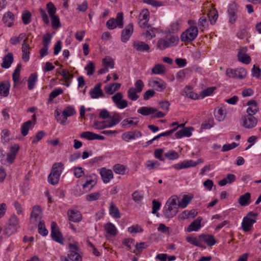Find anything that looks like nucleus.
<instances>
[{
    "label": "nucleus",
    "instance_id": "nucleus-3",
    "mask_svg": "<svg viewBox=\"0 0 261 261\" xmlns=\"http://www.w3.org/2000/svg\"><path fill=\"white\" fill-rule=\"evenodd\" d=\"M257 213L250 212L248 213L247 216L244 217L242 222V227L244 231L247 232L251 230L252 225L256 222Z\"/></svg>",
    "mask_w": 261,
    "mask_h": 261
},
{
    "label": "nucleus",
    "instance_id": "nucleus-15",
    "mask_svg": "<svg viewBox=\"0 0 261 261\" xmlns=\"http://www.w3.org/2000/svg\"><path fill=\"white\" fill-rule=\"evenodd\" d=\"M134 31L133 24L132 23L127 24L122 31L121 40L122 42H126L131 37Z\"/></svg>",
    "mask_w": 261,
    "mask_h": 261
},
{
    "label": "nucleus",
    "instance_id": "nucleus-41",
    "mask_svg": "<svg viewBox=\"0 0 261 261\" xmlns=\"http://www.w3.org/2000/svg\"><path fill=\"white\" fill-rule=\"evenodd\" d=\"M37 81V75L36 73H32L30 75L28 81V89L29 90L34 89Z\"/></svg>",
    "mask_w": 261,
    "mask_h": 261
},
{
    "label": "nucleus",
    "instance_id": "nucleus-45",
    "mask_svg": "<svg viewBox=\"0 0 261 261\" xmlns=\"http://www.w3.org/2000/svg\"><path fill=\"white\" fill-rule=\"evenodd\" d=\"M192 197L189 196L187 195H185L181 201L179 202L178 204V206L182 208L186 207L192 200Z\"/></svg>",
    "mask_w": 261,
    "mask_h": 261
},
{
    "label": "nucleus",
    "instance_id": "nucleus-48",
    "mask_svg": "<svg viewBox=\"0 0 261 261\" xmlns=\"http://www.w3.org/2000/svg\"><path fill=\"white\" fill-rule=\"evenodd\" d=\"M139 121H134L133 120L129 119H125L123 120L121 123V126L125 128H128L130 126L135 127L138 125Z\"/></svg>",
    "mask_w": 261,
    "mask_h": 261
},
{
    "label": "nucleus",
    "instance_id": "nucleus-64",
    "mask_svg": "<svg viewBox=\"0 0 261 261\" xmlns=\"http://www.w3.org/2000/svg\"><path fill=\"white\" fill-rule=\"evenodd\" d=\"M143 198V195L138 191H135L132 194V199L137 203L141 202Z\"/></svg>",
    "mask_w": 261,
    "mask_h": 261
},
{
    "label": "nucleus",
    "instance_id": "nucleus-51",
    "mask_svg": "<svg viewBox=\"0 0 261 261\" xmlns=\"http://www.w3.org/2000/svg\"><path fill=\"white\" fill-rule=\"evenodd\" d=\"M31 14L29 11H24L21 15V19L24 24H28L30 23Z\"/></svg>",
    "mask_w": 261,
    "mask_h": 261
},
{
    "label": "nucleus",
    "instance_id": "nucleus-22",
    "mask_svg": "<svg viewBox=\"0 0 261 261\" xmlns=\"http://www.w3.org/2000/svg\"><path fill=\"white\" fill-rule=\"evenodd\" d=\"M248 108L246 112L247 115L254 116L258 111L257 102L255 100H250L247 102Z\"/></svg>",
    "mask_w": 261,
    "mask_h": 261
},
{
    "label": "nucleus",
    "instance_id": "nucleus-53",
    "mask_svg": "<svg viewBox=\"0 0 261 261\" xmlns=\"http://www.w3.org/2000/svg\"><path fill=\"white\" fill-rule=\"evenodd\" d=\"M165 156L169 160H174L178 158L179 154L176 151L170 150L165 153Z\"/></svg>",
    "mask_w": 261,
    "mask_h": 261
},
{
    "label": "nucleus",
    "instance_id": "nucleus-46",
    "mask_svg": "<svg viewBox=\"0 0 261 261\" xmlns=\"http://www.w3.org/2000/svg\"><path fill=\"white\" fill-rule=\"evenodd\" d=\"M152 86L156 88L159 91H162L166 88V83L162 80L152 82Z\"/></svg>",
    "mask_w": 261,
    "mask_h": 261
},
{
    "label": "nucleus",
    "instance_id": "nucleus-9",
    "mask_svg": "<svg viewBox=\"0 0 261 261\" xmlns=\"http://www.w3.org/2000/svg\"><path fill=\"white\" fill-rule=\"evenodd\" d=\"M31 223L37 225L42 220V211L39 205H35L32 210L30 219Z\"/></svg>",
    "mask_w": 261,
    "mask_h": 261
},
{
    "label": "nucleus",
    "instance_id": "nucleus-38",
    "mask_svg": "<svg viewBox=\"0 0 261 261\" xmlns=\"http://www.w3.org/2000/svg\"><path fill=\"white\" fill-rule=\"evenodd\" d=\"M109 118L110 119V120H109V123H108L110 127H112L119 123L121 120L120 115L119 113H115L113 116H110V117Z\"/></svg>",
    "mask_w": 261,
    "mask_h": 261
},
{
    "label": "nucleus",
    "instance_id": "nucleus-8",
    "mask_svg": "<svg viewBox=\"0 0 261 261\" xmlns=\"http://www.w3.org/2000/svg\"><path fill=\"white\" fill-rule=\"evenodd\" d=\"M240 121L244 127L251 129L256 126L258 120L254 116L246 115L242 117Z\"/></svg>",
    "mask_w": 261,
    "mask_h": 261
},
{
    "label": "nucleus",
    "instance_id": "nucleus-5",
    "mask_svg": "<svg viewBox=\"0 0 261 261\" xmlns=\"http://www.w3.org/2000/svg\"><path fill=\"white\" fill-rule=\"evenodd\" d=\"M198 33V30L196 26H191L181 34V40L184 42H191L196 38Z\"/></svg>",
    "mask_w": 261,
    "mask_h": 261
},
{
    "label": "nucleus",
    "instance_id": "nucleus-54",
    "mask_svg": "<svg viewBox=\"0 0 261 261\" xmlns=\"http://www.w3.org/2000/svg\"><path fill=\"white\" fill-rule=\"evenodd\" d=\"M102 63L104 66L107 68H113L114 62L113 60L110 57H106L102 60Z\"/></svg>",
    "mask_w": 261,
    "mask_h": 261
},
{
    "label": "nucleus",
    "instance_id": "nucleus-28",
    "mask_svg": "<svg viewBox=\"0 0 261 261\" xmlns=\"http://www.w3.org/2000/svg\"><path fill=\"white\" fill-rule=\"evenodd\" d=\"M192 127H184L182 129L178 131L175 134L176 138H181L183 137H190L192 135L191 130H192Z\"/></svg>",
    "mask_w": 261,
    "mask_h": 261
},
{
    "label": "nucleus",
    "instance_id": "nucleus-16",
    "mask_svg": "<svg viewBox=\"0 0 261 261\" xmlns=\"http://www.w3.org/2000/svg\"><path fill=\"white\" fill-rule=\"evenodd\" d=\"M101 86L102 84L101 83H97L93 88L90 90L89 95L92 98L97 99L104 97V93L101 88Z\"/></svg>",
    "mask_w": 261,
    "mask_h": 261
},
{
    "label": "nucleus",
    "instance_id": "nucleus-43",
    "mask_svg": "<svg viewBox=\"0 0 261 261\" xmlns=\"http://www.w3.org/2000/svg\"><path fill=\"white\" fill-rule=\"evenodd\" d=\"M155 30L154 28L147 26V29L143 33V34L146 38L151 39L155 36Z\"/></svg>",
    "mask_w": 261,
    "mask_h": 261
},
{
    "label": "nucleus",
    "instance_id": "nucleus-47",
    "mask_svg": "<svg viewBox=\"0 0 261 261\" xmlns=\"http://www.w3.org/2000/svg\"><path fill=\"white\" fill-rule=\"evenodd\" d=\"M17 230L18 229L17 228L13 227L12 226L9 225V224L7 223L4 229V233L7 237H9L16 232Z\"/></svg>",
    "mask_w": 261,
    "mask_h": 261
},
{
    "label": "nucleus",
    "instance_id": "nucleus-34",
    "mask_svg": "<svg viewBox=\"0 0 261 261\" xmlns=\"http://www.w3.org/2000/svg\"><path fill=\"white\" fill-rule=\"evenodd\" d=\"M196 215L197 213H196L194 210H185L179 215L178 218L180 220H185L189 218V217L193 218L196 216Z\"/></svg>",
    "mask_w": 261,
    "mask_h": 261
},
{
    "label": "nucleus",
    "instance_id": "nucleus-7",
    "mask_svg": "<svg viewBox=\"0 0 261 261\" xmlns=\"http://www.w3.org/2000/svg\"><path fill=\"white\" fill-rule=\"evenodd\" d=\"M69 250L67 257L72 261H82V257L80 254V251L79 247L74 244L70 243L68 245Z\"/></svg>",
    "mask_w": 261,
    "mask_h": 261
},
{
    "label": "nucleus",
    "instance_id": "nucleus-29",
    "mask_svg": "<svg viewBox=\"0 0 261 261\" xmlns=\"http://www.w3.org/2000/svg\"><path fill=\"white\" fill-rule=\"evenodd\" d=\"M137 112L142 115L148 116L154 114L157 112V110L152 107H142L139 108Z\"/></svg>",
    "mask_w": 261,
    "mask_h": 261
},
{
    "label": "nucleus",
    "instance_id": "nucleus-50",
    "mask_svg": "<svg viewBox=\"0 0 261 261\" xmlns=\"http://www.w3.org/2000/svg\"><path fill=\"white\" fill-rule=\"evenodd\" d=\"M63 169V164L62 163H55L52 167V169L50 172H53L54 173L59 174V175H61V174L62 172V170Z\"/></svg>",
    "mask_w": 261,
    "mask_h": 261
},
{
    "label": "nucleus",
    "instance_id": "nucleus-11",
    "mask_svg": "<svg viewBox=\"0 0 261 261\" xmlns=\"http://www.w3.org/2000/svg\"><path fill=\"white\" fill-rule=\"evenodd\" d=\"M76 112L74 108L71 106H68L62 112V119H59V123L62 125L66 124L68 117L74 115Z\"/></svg>",
    "mask_w": 261,
    "mask_h": 261
},
{
    "label": "nucleus",
    "instance_id": "nucleus-25",
    "mask_svg": "<svg viewBox=\"0 0 261 261\" xmlns=\"http://www.w3.org/2000/svg\"><path fill=\"white\" fill-rule=\"evenodd\" d=\"M181 94L192 99H197L199 97L197 94L195 93L192 91V88L188 86H186L185 89L181 91Z\"/></svg>",
    "mask_w": 261,
    "mask_h": 261
},
{
    "label": "nucleus",
    "instance_id": "nucleus-33",
    "mask_svg": "<svg viewBox=\"0 0 261 261\" xmlns=\"http://www.w3.org/2000/svg\"><path fill=\"white\" fill-rule=\"evenodd\" d=\"M105 229L106 232L111 236H115L117 234V230L115 225L111 223H108L105 225Z\"/></svg>",
    "mask_w": 261,
    "mask_h": 261
},
{
    "label": "nucleus",
    "instance_id": "nucleus-55",
    "mask_svg": "<svg viewBox=\"0 0 261 261\" xmlns=\"http://www.w3.org/2000/svg\"><path fill=\"white\" fill-rule=\"evenodd\" d=\"M51 19L52 27L54 29H57L61 27L59 17L57 15L50 17Z\"/></svg>",
    "mask_w": 261,
    "mask_h": 261
},
{
    "label": "nucleus",
    "instance_id": "nucleus-10",
    "mask_svg": "<svg viewBox=\"0 0 261 261\" xmlns=\"http://www.w3.org/2000/svg\"><path fill=\"white\" fill-rule=\"evenodd\" d=\"M51 236L53 240L62 243L63 239L62 234L59 230L57 224L54 221L51 223Z\"/></svg>",
    "mask_w": 261,
    "mask_h": 261
},
{
    "label": "nucleus",
    "instance_id": "nucleus-57",
    "mask_svg": "<svg viewBox=\"0 0 261 261\" xmlns=\"http://www.w3.org/2000/svg\"><path fill=\"white\" fill-rule=\"evenodd\" d=\"M216 89L215 87H208L206 89L203 90L200 93V96L203 98L204 97L211 95Z\"/></svg>",
    "mask_w": 261,
    "mask_h": 261
},
{
    "label": "nucleus",
    "instance_id": "nucleus-24",
    "mask_svg": "<svg viewBox=\"0 0 261 261\" xmlns=\"http://www.w3.org/2000/svg\"><path fill=\"white\" fill-rule=\"evenodd\" d=\"M13 61L14 58L13 54L12 53H9L7 55L4 57L1 66L4 68L8 69L10 67Z\"/></svg>",
    "mask_w": 261,
    "mask_h": 261
},
{
    "label": "nucleus",
    "instance_id": "nucleus-14",
    "mask_svg": "<svg viewBox=\"0 0 261 261\" xmlns=\"http://www.w3.org/2000/svg\"><path fill=\"white\" fill-rule=\"evenodd\" d=\"M142 135L140 131L135 130L123 133L122 134V139L126 142H129L130 140H135L141 137Z\"/></svg>",
    "mask_w": 261,
    "mask_h": 261
},
{
    "label": "nucleus",
    "instance_id": "nucleus-36",
    "mask_svg": "<svg viewBox=\"0 0 261 261\" xmlns=\"http://www.w3.org/2000/svg\"><path fill=\"white\" fill-rule=\"evenodd\" d=\"M34 125H33L32 121L31 120H28V121L23 123L21 127V134L22 136H25L28 134L29 130L30 128H32Z\"/></svg>",
    "mask_w": 261,
    "mask_h": 261
},
{
    "label": "nucleus",
    "instance_id": "nucleus-62",
    "mask_svg": "<svg viewBox=\"0 0 261 261\" xmlns=\"http://www.w3.org/2000/svg\"><path fill=\"white\" fill-rule=\"evenodd\" d=\"M198 25L200 29L206 28L208 25L206 17L205 16H202L200 17L198 22Z\"/></svg>",
    "mask_w": 261,
    "mask_h": 261
},
{
    "label": "nucleus",
    "instance_id": "nucleus-44",
    "mask_svg": "<svg viewBox=\"0 0 261 261\" xmlns=\"http://www.w3.org/2000/svg\"><path fill=\"white\" fill-rule=\"evenodd\" d=\"M60 175L59 174L50 172L48 176V181L51 185H55L58 183Z\"/></svg>",
    "mask_w": 261,
    "mask_h": 261
},
{
    "label": "nucleus",
    "instance_id": "nucleus-61",
    "mask_svg": "<svg viewBox=\"0 0 261 261\" xmlns=\"http://www.w3.org/2000/svg\"><path fill=\"white\" fill-rule=\"evenodd\" d=\"M216 119L219 121H222L225 117V110L222 108L218 109L215 114Z\"/></svg>",
    "mask_w": 261,
    "mask_h": 261
},
{
    "label": "nucleus",
    "instance_id": "nucleus-4",
    "mask_svg": "<svg viewBox=\"0 0 261 261\" xmlns=\"http://www.w3.org/2000/svg\"><path fill=\"white\" fill-rule=\"evenodd\" d=\"M247 71L243 67H238L236 69L227 68L226 70V75L229 78L244 79L246 77Z\"/></svg>",
    "mask_w": 261,
    "mask_h": 261
},
{
    "label": "nucleus",
    "instance_id": "nucleus-42",
    "mask_svg": "<svg viewBox=\"0 0 261 261\" xmlns=\"http://www.w3.org/2000/svg\"><path fill=\"white\" fill-rule=\"evenodd\" d=\"M10 87L9 82H1V96L7 97L9 93Z\"/></svg>",
    "mask_w": 261,
    "mask_h": 261
},
{
    "label": "nucleus",
    "instance_id": "nucleus-26",
    "mask_svg": "<svg viewBox=\"0 0 261 261\" xmlns=\"http://www.w3.org/2000/svg\"><path fill=\"white\" fill-rule=\"evenodd\" d=\"M199 238L201 241L206 243L208 246H213L216 243L214 237L212 235L200 234Z\"/></svg>",
    "mask_w": 261,
    "mask_h": 261
},
{
    "label": "nucleus",
    "instance_id": "nucleus-56",
    "mask_svg": "<svg viewBox=\"0 0 261 261\" xmlns=\"http://www.w3.org/2000/svg\"><path fill=\"white\" fill-rule=\"evenodd\" d=\"M85 70L87 71L88 75H91L93 74L95 70V65L93 62H89L85 67Z\"/></svg>",
    "mask_w": 261,
    "mask_h": 261
},
{
    "label": "nucleus",
    "instance_id": "nucleus-58",
    "mask_svg": "<svg viewBox=\"0 0 261 261\" xmlns=\"http://www.w3.org/2000/svg\"><path fill=\"white\" fill-rule=\"evenodd\" d=\"M145 166L149 170H152L158 168L160 166V164L156 161L149 160L146 162Z\"/></svg>",
    "mask_w": 261,
    "mask_h": 261
},
{
    "label": "nucleus",
    "instance_id": "nucleus-49",
    "mask_svg": "<svg viewBox=\"0 0 261 261\" xmlns=\"http://www.w3.org/2000/svg\"><path fill=\"white\" fill-rule=\"evenodd\" d=\"M37 225H38V232L42 236H46L48 234V230L45 228L44 221H39Z\"/></svg>",
    "mask_w": 261,
    "mask_h": 261
},
{
    "label": "nucleus",
    "instance_id": "nucleus-17",
    "mask_svg": "<svg viewBox=\"0 0 261 261\" xmlns=\"http://www.w3.org/2000/svg\"><path fill=\"white\" fill-rule=\"evenodd\" d=\"M99 174L105 184H108L114 177L112 171L111 169H107L105 167L99 169Z\"/></svg>",
    "mask_w": 261,
    "mask_h": 261
},
{
    "label": "nucleus",
    "instance_id": "nucleus-59",
    "mask_svg": "<svg viewBox=\"0 0 261 261\" xmlns=\"http://www.w3.org/2000/svg\"><path fill=\"white\" fill-rule=\"evenodd\" d=\"M80 137L88 140H94L95 133L89 131L84 132L80 135Z\"/></svg>",
    "mask_w": 261,
    "mask_h": 261
},
{
    "label": "nucleus",
    "instance_id": "nucleus-63",
    "mask_svg": "<svg viewBox=\"0 0 261 261\" xmlns=\"http://www.w3.org/2000/svg\"><path fill=\"white\" fill-rule=\"evenodd\" d=\"M46 8L50 17L55 15L57 9L54 5L51 2H49L47 4Z\"/></svg>",
    "mask_w": 261,
    "mask_h": 261
},
{
    "label": "nucleus",
    "instance_id": "nucleus-21",
    "mask_svg": "<svg viewBox=\"0 0 261 261\" xmlns=\"http://www.w3.org/2000/svg\"><path fill=\"white\" fill-rule=\"evenodd\" d=\"M27 40L28 38L24 40L21 47L22 52V59L25 62H28L30 59V49H31Z\"/></svg>",
    "mask_w": 261,
    "mask_h": 261
},
{
    "label": "nucleus",
    "instance_id": "nucleus-23",
    "mask_svg": "<svg viewBox=\"0 0 261 261\" xmlns=\"http://www.w3.org/2000/svg\"><path fill=\"white\" fill-rule=\"evenodd\" d=\"M172 167L176 170H180L190 167H194V165H193V160H187L183 161L181 163L175 164Z\"/></svg>",
    "mask_w": 261,
    "mask_h": 261
},
{
    "label": "nucleus",
    "instance_id": "nucleus-18",
    "mask_svg": "<svg viewBox=\"0 0 261 261\" xmlns=\"http://www.w3.org/2000/svg\"><path fill=\"white\" fill-rule=\"evenodd\" d=\"M132 46L135 50L140 52L148 51L150 49V47L147 44L139 40L134 41Z\"/></svg>",
    "mask_w": 261,
    "mask_h": 261
},
{
    "label": "nucleus",
    "instance_id": "nucleus-40",
    "mask_svg": "<svg viewBox=\"0 0 261 261\" xmlns=\"http://www.w3.org/2000/svg\"><path fill=\"white\" fill-rule=\"evenodd\" d=\"M152 72L155 74H162L166 72L165 66L162 64H156L152 68Z\"/></svg>",
    "mask_w": 261,
    "mask_h": 261
},
{
    "label": "nucleus",
    "instance_id": "nucleus-20",
    "mask_svg": "<svg viewBox=\"0 0 261 261\" xmlns=\"http://www.w3.org/2000/svg\"><path fill=\"white\" fill-rule=\"evenodd\" d=\"M67 215L69 220L74 222H79L82 219L81 213L75 210H69Z\"/></svg>",
    "mask_w": 261,
    "mask_h": 261
},
{
    "label": "nucleus",
    "instance_id": "nucleus-30",
    "mask_svg": "<svg viewBox=\"0 0 261 261\" xmlns=\"http://www.w3.org/2000/svg\"><path fill=\"white\" fill-rule=\"evenodd\" d=\"M236 179V176L235 175L231 173H229L226 175V177L220 180L218 184L220 186H224L227 184H231Z\"/></svg>",
    "mask_w": 261,
    "mask_h": 261
},
{
    "label": "nucleus",
    "instance_id": "nucleus-1",
    "mask_svg": "<svg viewBox=\"0 0 261 261\" xmlns=\"http://www.w3.org/2000/svg\"><path fill=\"white\" fill-rule=\"evenodd\" d=\"M177 196L173 195L167 201L163 208V213L166 218H173L177 213L179 207L177 204Z\"/></svg>",
    "mask_w": 261,
    "mask_h": 261
},
{
    "label": "nucleus",
    "instance_id": "nucleus-2",
    "mask_svg": "<svg viewBox=\"0 0 261 261\" xmlns=\"http://www.w3.org/2000/svg\"><path fill=\"white\" fill-rule=\"evenodd\" d=\"M179 41L177 36H171L170 37L160 38L156 43V47L160 50H164L167 48L176 45Z\"/></svg>",
    "mask_w": 261,
    "mask_h": 261
},
{
    "label": "nucleus",
    "instance_id": "nucleus-60",
    "mask_svg": "<svg viewBox=\"0 0 261 261\" xmlns=\"http://www.w3.org/2000/svg\"><path fill=\"white\" fill-rule=\"evenodd\" d=\"M152 213L153 214H156V216L159 217V213H157V211L159 210H160L161 206V203L155 199L152 200Z\"/></svg>",
    "mask_w": 261,
    "mask_h": 261
},
{
    "label": "nucleus",
    "instance_id": "nucleus-31",
    "mask_svg": "<svg viewBox=\"0 0 261 261\" xmlns=\"http://www.w3.org/2000/svg\"><path fill=\"white\" fill-rule=\"evenodd\" d=\"M250 198L251 194L247 192L239 197L238 202L241 206H246L250 204Z\"/></svg>",
    "mask_w": 261,
    "mask_h": 261
},
{
    "label": "nucleus",
    "instance_id": "nucleus-19",
    "mask_svg": "<svg viewBox=\"0 0 261 261\" xmlns=\"http://www.w3.org/2000/svg\"><path fill=\"white\" fill-rule=\"evenodd\" d=\"M3 21L5 26L12 27L15 21V16L12 12L8 11L4 14Z\"/></svg>",
    "mask_w": 261,
    "mask_h": 261
},
{
    "label": "nucleus",
    "instance_id": "nucleus-13",
    "mask_svg": "<svg viewBox=\"0 0 261 261\" xmlns=\"http://www.w3.org/2000/svg\"><path fill=\"white\" fill-rule=\"evenodd\" d=\"M248 49L247 47L241 48L238 53V60L239 62L245 64H249L251 60V57L247 54Z\"/></svg>",
    "mask_w": 261,
    "mask_h": 261
},
{
    "label": "nucleus",
    "instance_id": "nucleus-52",
    "mask_svg": "<svg viewBox=\"0 0 261 261\" xmlns=\"http://www.w3.org/2000/svg\"><path fill=\"white\" fill-rule=\"evenodd\" d=\"M134 87L130 88L127 91V97L132 100H137L139 98V95L137 94L138 93Z\"/></svg>",
    "mask_w": 261,
    "mask_h": 261
},
{
    "label": "nucleus",
    "instance_id": "nucleus-27",
    "mask_svg": "<svg viewBox=\"0 0 261 261\" xmlns=\"http://www.w3.org/2000/svg\"><path fill=\"white\" fill-rule=\"evenodd\" d=\"M202 218L200 217H198L196 219L194 220L187 228L188 232H191L193 231H197L201 227V222Z\"/></svg>",
    "mask_w": 261,
    "mask_h": 261
},
{
    "label": "nucleus",
    "instance_id": "nucleus-39",
    "mask_svg": "<svg viewBox=\"0 0 261 261\" xmlns=\"http://www.w3.org/2000/svg\"><path fill=\"white\" fill-rule=\"evenodd\" d=\"M109 121L104 120L101 121H95L94 122V127L97 129H103L106 128H110Z\"/></svg>",
    "mask_w": 261,
    "mask_h": 261
},
{
    "label": "nucleus",
    "instance_id": "nucleus-12",
    "mask_svg": "<svg viewBox=\"0 0 261 261\" xmlns=\"http://www.w3.org/2000/svg\"><path fill=\"white\" fill-rule=\"evenodd\" d=\"M238 7L235 3L229 4L227 9V13L229 16V22L230 23H233L236 22L238 17Z\"/></svg>",
    "mask_w": 261,
    "mask_h": 261
},
{
    "label": "nucleus",
    "instance_id": "nucleus-37",
    "mask_svg": "<svg viewBox=\"0 0 261 261\" xmlns=\"http://www.w3.org/2000/svg\"><path fill=\"white\" fill-rule=\"evenodd\" d=\"M8 223L18 229L20 228L19 220L17 216L13 214L8 220Z\"/></svg>",
    "mask_w": 261,
    "mask_h": 261
},
{
    "label": "nucleus",
    "instance_id": "nucleus-6",
    "mask_svg": "<svg viewBox=\"0 0 261 261\" xmlns=\"http://www.w3.org/2000/svg\"><path fill=\"white\" fill-rule=\"evenodd\" d=\"M107 28L110 30H113L117 27L122 28L123 27V14L122 12L117 13L116 18H111L106 23Z\"/></svg>",
    "mask_w": 261,
    "mask_h": 261
},
{
    "label": "nucleus",
    "instance_id": "nucleus-35",
    "mask_svg": "<svg viewBox=\"0 0 261 261\" xmlns=\"http://www.w3.org/2000/svg\"><path fill=\"white\" fill-rule=\"evenodd\" d=\"M113 170L116 174L124 175L127 171V168L123 165L116 164L113 166Z\"/></svg>",
    "mask_w": 261,
    "mask_h": 261
},
{
    "label": "nucleus",
    "instance_id": "nucleus-32",
    "mask_svg": "<svg viewBox=\"0 0 261 261\" xmlns=\"http://www.w3.org/2000/svg\"><path fill=\"white\" fill-rule=\"evenodd\" d=\"M109 213L114 218L119 219L121 217L119 209L113 202H111L110 204Z\"/></svg>",
    "mask_w": 261,
    "mask_h": 261
}]
</instances>
